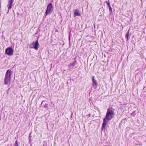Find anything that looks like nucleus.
<instances>
[{"mask_svg":"<svg viewBox=\"0 0 146 146\" xmlns=\"http://www.w3.org/2000/svg\"><path fill=\"white\" fill-rule=\"evenodd\" d=\"M14 2V0H9L7 7L9 10L11 9L12 6V4Z\"/></svg>","mask_w":146,"mask_h":146,"instance_id":"obj_8","label":"nucleus"},{"mask_svg":"<svg viewBox=\"0 0 146 146\" xmlns=\"http://www.w3.org/2000/svg\"><path fill=\"white\" fill-rule=\"evenodd\" d=\"M105 3L107 4V5H108V4H110V1L109 0H108V1H105Z\"/></svg>","mask_w":146,"mask_h":146,"instance_id":"obj_15","label":"nucleus"},{"mask_svg":"<svg viewBox=\"0 0 146 146\" xmlns=\"http://www.w3.org/2000/svg\"><path fill=\"white\" fill-rule=\"evenodd\" d=\"M10 88H9V89H8V90L7 91H9V90H10Z\"/></svg>","mask_w":146,"mask_h":146,"instance_id":"obj_18","label":"nucleus"},{"mask_svg":"<svg viewBox=\"0 0 146 146\" xmlns=\"http://www.w3.org/2000/svg\"><path fill=\"white\" fill-rule=\"evenodd\" d=\"M44 102V101H43L42 102V103H41V105L42 104V103H43V102Z\"/></svg>","mask_w":146,"mask_h":146,"instance_id":"obj_17","label":"nucleus"},{"mask_svg":"<svg viewBox=\"0 0 146 146\" xmlns=\"http://www.w3.org/2000/svg\"><path fill=\"white\" fill-rule=\"evenodd\" d=\"M14 50L11 47L7 48L5 50V53L8 56H11L13 54Z\"/></svg>","mask_w":146,"mask_h":146,"instance_id":"obj_5","label":"nucleus"},{"mask_svg":"<svg viewBox=\"0 0 146 146\" xmlns=\"http://www.w3.org/2000/svg\"><path fill=\"white\" fill-rule=\"evenodd\" d=\"M44 107L46 108H47L48 107V104H45L44 106Z\"/></svg>","mask_w":146,"mask_h":146,"instance_id":"obj_14","label":"nucleus"},{"mask_svg":"<svg viewBox=\"0 0 146 146\" xmlns=\"http://www.w3.org/2000/svg\"><path fill=\"white\" fill-rule=\"evenodd\" d=\"M103 146H106V145H104Z\"/></svg>","mask_w":146,"mask_h":146,"instance_id":"obj_21","label":"nucleus"},{"mask_svg":"<svg viewBox=\"0 0 146 146\" xmlns=\"http://www.w3.org/2000/svg\"><path fill=\"white\" fill-rule=\"evenodd\" d=\"M114 115V111L113 110L112 108H109L107 110L105 117L103 119L102 127V130L105 131L106 125L108 122L107 120L109 121L111 120Z\"/></svg>","mask_w":146,"mask_h":146,"instance_id":"obj_1","label":"nucleus"},{"mask_svg":"<svg viewBox=\"0 0 146 146\" xmlns=\"http://www.w3.org/2000/svg\"><path fill=\"white\" fill-rule=\"evenodd\" d=\"M14 146H19V145L17 142V140L15 142V144Z\"/></svg>","mask_w":146,"mask_h":146,"instance_id":"obj_13","label":"nucleus"},{"mask_svg":"<svg viewBox=\"0 0 146 146\" xmlns=\"http://www.w3.org/2000/svg\"><path fill=\"white\" fill-rule=\"evenodd\" d=\"M39 38V36H38L37 39L35 41H34L30 44L29 45V48H34L36 50H38L39 46L38 42Z\"/></svg>","mask_w":146,"mask_h":146,"instance_id":"obj_3","label":"nucleus"},{"mask_svg":"<svg viewBox=\"0 0 146 146\" xmlns=\"http://www.w3.org/2000/svg\"><path fill=\"white\" fill-rule=\"evenodd\" d=\"M129 30L126 34V37L127 39V41H128L129 38Z\"/></svg>","mask_w":146,"mask_h":146,"instance_id":"obj_10","label":"nucleus"},{"mask_svg":"<svg viewBox=\"0 0 146 146\" xmlns=\"http://www.w3.org/2000/svg\"><path fill=\"white\" fill-rule=\"evenodd\" d=\"M12 73V71L10 69H8L7 71L4 78V84H5L9 85L10 84Z\"/></svg>","mask_w":146,"mask_h":146,"instance_id":"obj_2","label":"nucleus"},{"mask_svg":"<svg viewBox=\"0 0 146 146\" xmlns=\"http://www.w3.org/2000/svg\"><path fill=\"white\" fill-rule=\"evenodd\" d=\"M53 9V7L51 3H49L47 5V9L46 10L45 15V16L48 15H50L52 12Z\"/></svg>","mask_w":146,"mask_h":146,"instance_id":"obj_4","label":"nucleus"},{"mask_svg":"<svg viewBox=\"0 0 146 146\" xmlns=\"http://www.w3.org/2000/svg\"><path fill=\"white\" fill-rule=\"evenodd\" d=\"M17 14H18V15H19V14L18 13H17Z\"/></svg>","mask_w":146,"mask_h":146,"instance_id":"obj_19","label":"nucleus"},{"mask_svg":"<svg viewBox=\"0 0 146 146\" xmlns=\"http://www.w3.org/2000/svg\"><path fill=\"white\" fill-rule=\"evenodd\" d=\"M69 40L70 43V35L69 36Z\"/></svg>","mask_w":146,"mask_h":146,"instance_id":"obj_16","label":"nucleus"},{"mask_svg":"<svg viewBox=\"0 0 146 146\" xmlns=\"http://www.w3.org/2000/svg\"><path fill=\"white\" fill-rule=\"evenodd\" d=\"M77 61L76 59L75 58L74 60V61L68 65L69 70L70 71L74 69V67Z\"/></svg>","mask_w":146,"mask_h":146,"instance_id":"obj_6","label":"nucleus"},{"mask_svg":"<svg viewBox=\"0 0 146 146\" xmlns=\"http://www.w3.org/2000/svg\"><path fill=\"white\" fill-rule=\"evenodd\" d=\"M108 6L109 7V11L110 12V13H111L112 12V9L110 5V4H108Z\"/></svg>","mask_w":146,"mask_h":146,"instance_id":"obj_11","label":"nucleus"},{"mask_svg":"<svg viewBox=\"0 0 146 146\" xmlns=\"http://www.w3.org/2000/svg\"><path fill=\"white\" fill-rule=\"evenodd\" d=\"M136 115L135 113V111H134L131 114V115L133 117H134Z\"/></svg>","mask_w":146,"mask_h":146,"instance_id":"obj_12","label":"nucleus"},{"mask_svg":"<svg viewBox=\"0 0 146 146\" xmlns=\"http://www.w3.org/2000/svg\"><path fill=\"white\" fill-rule=\"evenodd\" d=\"M43 143H46V142L44 141V142H43Z\"/></svg>","mask_w":146,"mask_h":146,"instance_id":"obj_20","label":"nucleus"},{"mask_svg":"<svg viewBox=\"0 0 146 146\" xmlns=\"http://www.w3.org/2000/svg\"><path fill=\"white\" fill-rule=\"evenodd\" d=\"M81 15L80 13L78 10L76 9L74 11V17H75L77 16H80Z\"/></svg>","mask_w":146,"mask_h":146,"instance_id":"obj_9","label":"nucleus"},{"mask_svg":"<svg viewBox=\"0 0 146 146\" xmlns=\"http://www.w3.org/2000/svg\"><path fill=\"white\" fill-rule=\"evenodd\" d=\"M92 86L94 89H96L97 87L98 83L96 80L94 79V76L92 77Z\"/></svg>","mask_w":146,"mask_h":146,"instance_id":"obj_7","label":"nucleus"}]
</instances>
